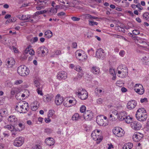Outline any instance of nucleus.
<instances>
[{
    "label": "nucleus",
    "mask_w": 149,
    "mask_h": 149,
    "mask_svg": "<svg viewBox=\"0 0 149 149\" xmlns=\"http://www.w3.org/2000/svg\"><path fill=\"white\" fill-rule=\"evenodd\" d=\"M29 104L25 101H20L15 108V110L20 113H25L28 110Z\"/></svg>",
    "instance_id": "nucleus-1"
},
{
    "label": "nucleus",
    "mask_w": 149,
    "mask_h": 149,
    "mask_svg": "<svg viewBox=\"0 0 149 149\" xmlns=\"http://www.w3.org/2000/svg\"><path fill=\"white\" fill-rule=\"evenodd\" d=\"M136 117L137 119L139 121H145L147 117V115L146 110L143 108H139L136 113Z\"/></svg>",
    "instance_id": "nucleus-2"
},
{
    "label": "nucleus",
    "mask_w": 149,
    "mask_h": 149,
    "mask_svg": "<svg viewBox=\"0 0 149 149\" xmlns=\"http://www.w3.org/2000/svg\"><path fill=\"white\" fill-rule=\"evenodd\" d=\"M17 72L19 75L24 76L29 74V70L26 66L21 65L18 68Z\"/></svg>",
    "instance_id": "nucleus-3"
},
{
    "label": "nucleus",
    "mask_w": 149,
    "mask_h": 149,
    "mask_svg": "<svg viewBox=\"0 0 149 149\" xmlns=\"http://www.w3.org/2000/svg\"><path fill=\"white\" fill-rule=\"evenodd\" d=\"M48 50L47 48L45 46H42L39 47L37 50L36 54L38 56L44 57L45 54L46 52L48 53Z\"/></svg>",
    "instance_id": "nucleus-4"
},
{
    "label": "nucleus",
    "mask_w": 149,
    "mask_h": 149,
    "mask_svg": "<svg viewBox=\"0 0 149 149\" xmlns=\"http://www.w3.org/2000/svg\"><path fill=\"white\" fill-rule=\"evenodd\" d=\"M113 133L118 137H121L124 134L123 130L119 127H116L112 130Z\"/></svg>",
    "instance_id": "nucleus-5"
},
{
    "label": "nucleus",
    "mask_w": 149,
    "mask_h": 149,
    "mask_svg": "<svg viewBox=\"0 0 149 149\" xmlns=\"http://www.w3.org/2000/svg\"><path fill=\"white\" fill-rule=\"evenodd\" d=\"M76 94L82 100H85L88 97V93L85 89L83 88H82L81 91H78L77 92H76Z\"/></svg>",
    "instance_id": "nucleus-6"
},
{
    "label": "nucleus",
    "mask_w": 149,
    "mask_h": 149,
    "mask_svg": "<svg viewBox=\"0 0 149 149\" xmlns=\"http://www.w3.org/2000/svg\"><path fill=\"white\" fill-rule=\"evenodd\" d=\"M24 142V138L20 136L16 138L14 141L13 145L16 147L21 146Z\"/></svg>",
    "instance_id": "nucleus-7"
},
{
    "label": "nucleus",
    "mask_w": 149,
    "mask_h": 149,
    "mask_svg": "<svg viewBox=\"0 0 149 149\" xmlns=\"http://www.w3.org/2000/svg\"><path fill=\"white\" fill-rule=\"evenodd\" d=\"M118 73L120 74L122 73L123 77H125L127 74L128 69L125 66H120L117 69Z\"/></svg>",
    "instance_id": "nucleus-8"
},
{
    "label": "nucleus",
    "mask_w": 149,
    "mask_h": 149,
    "mask_svg": "<svg viewBox=\"0 0 149 149\" xmlns=\"http://www.w3.org/2000/svg\"><path fill=\"white\" fill-rule=\"evenodd\" d=\"M83 117L85 120L88 121L91 120L93 117V114L91 111L87 110L84 113Z\"/></svg>",
    "instance_id": "nucleus-9"
},
{
    "label": "nucleus",
    "mask_w": 149,
    "mask_h": 149,
    "mask_svg": "<svg viewBox=\"0 0 149 149\" xmlns=\"http://www.w3.org/2000/svg\"><path fill=\"white\" fill-rule=\"evenodd\" d=\"M134 91L140 95H142L144 92V89L143 86L140 84H136L134 86Z\"/></svg>",
    "instance_id": "nucleus-10"
},
{
    "label": "nucleus",
    "mask_w": 149,
    "mask_h": 149,
    "mask_svg": "<svg viewBox=\"0 0 149 149\" xmlns=\"http://www.w3.org/2000/svg\"><path fill=\"white\" fill-rule=\"evenodd\" d=\"M96 132V131H93L91 134V136L94 140L96 141L97 143H99L102 139V137L98 134L97 136Z\"/></svg>",
    "instance_id": "nucleus-11"
},
{
    "label": "nucleus",
    "mask_w": 149,
    "mask_h": 149,
    "mask_svg": "<svg viewBox=\"0 0 149 149\" xmlns=\"http://www.w3.org/2000/svg\"><path fill=\"white\" fill-rule=\"evenodd\" d=\"M143 136V134L139 132H135L132 136V138L134 141L138 142L140 140Z\"/></svg>",
    "instance_id": "nucleus-12"
},
{
    "label": "nucleus",
    "mask_w": 149,
    "mask_h": 149,
    "mask_svg": "<svg viewBox=\"0 0 149 149\" xmlns=\"http://www.w3.org/2000/svg\"><path fill=\"white\" fill-rule=\"evenodd\" d=\"M67 77V73L64 71L59 72L57 75V79L59 80L65 79H66Z\"/></svg>",
    "instance_id": "nucleus-13"
},
{
    "label": "nucleus",
    "mask_w": 149,
    "mask_h": 149,
    "mask_svg": "<svg viewBox=\"0 0 149 149\" xmlns=\"http://www.w3.org/2000/svg\"><path fill=\"white\" fill-rule=\"evenodd\" d=\"M131 127L135 130H139L141 127V125L139 122L134 121L131 124Z\"/></svg>",
    "instance_id": "nucleus-14"
},
{
    "label": "nucleus",
    "mask_w": 149,
    "mask_h": 149,
    "mask_svg": "<svg viewBox=\"0 0 149 149\" xmlns=\"http://www.w3.org/2000/svg\"><path fill=\"white\" fill-rule=\"evenodd\" d=\"M63 101V98L59 94H57L55 98V102L57 105H60Z\"/></svg>",
    "instance_id": "nucleus-15"
},
{
    "label": "nucleus",
    "mask_w": 149,
    "mask_h": 149,
    "mask_svg": "<svg viewBox=\"0 0 149 149\" xmlns=\"http://www.w3.org/2000/svg\"><path fill=\"white\" fill-rule=\"evenodd\" d=\"M137 104V103L135 100H132L129 102L127 105V108L130 109L134 108Z\"/></svg>",
    "instance_id": "nucleus-16"
},
{
    "label": "nucleus",
    "mask_w": 149,
    "mask_h": 149,
    "mask_svg": "<svg viewBox=\"0 0 149 149\" xmlns=\"http://www.w3.org/2000/svg\"><path fill=\"white\" fill-rule=\"evenodd\" d=\"M6 65H7L8 66L10 65V67H12L13 65L15 64V62L13 58L11 57L7 59L6 61Z\"/></svg>",
    "instance_id": "nucleus-17"
},
{
    "label": "nucleus",
    "mask_w": 149,
    "mask_h": 149,
    "mask_svg": "<svg viewBox=\"0 0 149 149\" xmlns=\"http://www.w3.org/2000/svg\"><path fill=\"white\" fill-rule=\"evenodd\" d=\"M76 58L79 60V58H81V57L84 54V53L83 50H77L75 53Z\"/></svg>",
    "instance_id": "nucleus-18"
},
{
    "label": "nucleus",
    "mask_w": 149,
    "mask_h": 149,
    "mask_svg": "<svg viewBox=\"0 0 149 149\" xmlns=\"http://www.w3.org/2000/svg\"><path fill=\"white\" fill-rule=\"evenodd\" d=\"M127 116V113L125 111L120 112L118 116V118L120 120H124L126 116Z\"/></svg>",
    "instance_id": "nucleus-19"
},
{
    "label": "nucleus",
    "mask_w": 149,
    "mask_h": 149,
    "mask_svg": "<svg viewBox=\"0 0 149 149\" xmlns=\"http://www.w3.org/2000/svg\"><path fill=\"white\" fill-rule=\"evenodd\" d=\"M53 97L54 96L53 95H47L43 96V100L45 102H49L53 99Z\"/></svg>",
    "instance_id": "nucleus-20"
},
{
    "label": "nucleus",
    "mask_w": 149,
    "mask_h": 149,
    "mask_svg": "<svg viewBox=\"0 0 149 149\" xmlns=\"http://www.w3.org/2000/svg\"><path fill=\"white\" fill-rule=\"evenodd\" d=\"M16 17L19 19L23 20H28L30 18V16L29 15H18L16 16Z\"/></svg>",
    "instance_id": "nucleus-21"
},
{
    "label": "nucleus",
    "mask_w": 149,
    "mask_h": 149,
    "mask_svg": "<svg viewBox=\"0 0 149 149\" xmlns=\"http://www.w3.org/2000/svg\"><path fill=\"white\" fill-rule=\"evenodd\" d=\"M102 48L98 49L96 52V56L99 59H100L102 57Z\"/></svg>",
    "instance_id": "nucleus-22"
},
{
    "label": "nucleus",
    "mask_w": 149,
    "mask_h": 149,
    "mask_svg": "<svg viewBox=\"0 0 149 149\" xmlns=\"http://www.w3.org/2000/svg\"><path fill=\"white\" fill-rule=\"evenodd\" d=\"M8 120L9 122L13 124L17 120V118H16L15 116L11 115L8 117Z\"/></svg>",
    "instance_id": "nucleus-23"
},
{
    "label": "nucleus",
    "mask_w": 149,
    "mask_h": 149,
    "mask_svg": "<svg viewBox=\"0 0 149 149\" xmlns=\"http://www.w3.org/2000/svg\"><path fill=\"white\" fill-rule=\"evenodd\" d=\"M69 104H72V105H69V104H68L67 103H65V102H64L63 103V104L64 106L67 107H70L74 105L76 103V101L75 100H70L69 101Z\"/></svg>",
    "instance_id": "nucleus-24"
},
{
    "label": "nucleus",
    "mask_w": 149,
    "mask_h": 149,
    "mask_svg": "<svg viewBox=\"0 0 149 149\" xmlns=\"http://www.w3.org/2000/svg\"><path fill=\"white\" fill-rule=\"evenodd\" d=\"M102 115H101L98 116L96 117V122L99 125H101L102 124Z\"/></svg>",
    "instance_id": "nucleus-25"
},
{
    "label": "nucleus",
    "mask_w": 149,
    "mask_h": 149,
    "mask_svg": "<svg viewBox=\"0 0 149 149\" xmlns=\"http://www.w3.org/2000/svg\"><path fill=\"white\" fill-rule=\"evenodd\" d=\"M82 116H79V114L77 113H75L73 115L72 117V119L73 120H77L79 119H81Z\"/></svg>",
    "instance_id": "nucleus-26"
},
{
    "label": "nucleus",
    "mask_w": 149,
    "mask_h": 149,
    "mask_svg": "<svg viewBox=\"0 0 149 149\" xmlns=\"http://www.w3.org/2000/svg\"><path fill=\"white\" fill-rule=\"evenodd\" d=\"M133 145L131 143H128L125 145L123 147V149H131L132 148Z\"/></svg>",
    "instance_id": "nucleus-27"
},
{
    "label": "nucleus",
    "mask_w": 149,
    "mask_h": 149,
    "mask_svg": "<svg viewBox=\"0 0 149 149\" xmlns=\"http://www.w3.org/2000/svg\"><path fill=\"white\" fill-rule=\"evenodd\" d=\"M142 60L144 63H145L146 64L149 65V56L147 55L143 57Z\"/></svg>",
    "instance_id": "nucleus-28"
},
{
    "label": "nucleus",
    "mask_w": 149,
    "mask_h": 149,
    "mask_svg": "<svg viewBox=\"0 0 149 149\" xmlns=\"http://www.w3.org/2000/svg\"><path fill=\"white\" fill-rule=\"evenodd\" d=\"M132 117H130V116H127L125 117V119L124 120L126 123H132Z\"/></svg>",
    "instance_id": "nucleus-29"
},
{
    "label": "nucleus",
    "mask_w": 149,
    "mask_h": 149,
    "mask_svg": "<svg viewBox=\"0 0 149 149\" xmlns=\"http://www.w3.org/2000/svg\"><path fill=\"white\" fill-rule=\"evenodd\" d=\"M52 36V32L50 30L47 31L45 33V37L49 38Z\"/></svg>",
    "instance_id": "nucleus-30"
},
{
    "label": "nucleus",
    "mask_w": 149,
    "mask_h": 149,
    "mask_svg": "<svg viewBox=\"0 0 149 149\" xmlns=\"http://www.w3.org/2000/svg\"><path fill=\"white\" fill-rule=\"evenodd\" d=\"M4 128L8 130L11 132L15 130L14 127L11 125H7L4 126Z\"/></svg>",
    "instance_id": "nucleus-31"
},
{
    "label": "nucleus",
    "mask_w": 149,
    "mask_h": 149,
    "mask_svg": "<svg viewBox=\"0 0 149 149\" xmlns=\"http://www.w3.org/2000/svg\"><path fill=\"white\" fill-rule=\"evenodd\" d=\"M92 72L94 74H96L99 73L100 70L96 67H93L92 69Z\"/></svg>",
    "instance_id": "nucleus-32"
},
{
    "label": "nucleus",
    "mask_w": 149,
    "mask_h": 149,
    "mask_svg": "<svg viewBox=\"0 0 149 149\" xmlns=\"http://www.w3.org/2000/svg\"><path fill=\"white\" fill-rule=\"evenodd\" d=\"M137 42L138 43H139L141 44H143L144 45H147V44L144 41V40L142 38H138L137 40Z\"/></svg>",
    "instance_id": "nucleus-33"
},
{
    "label": "nucleus",
    "mask_w": 149,
    "mask_h": 149,
    "mask_svg": "<svg viewBox=\"0 0 149 149\" xmlns=\"http://www.w3.org/2000/svg\"><path fill=\"white\" fill-rule=\"evenodd\" d=\"M15 97L18 100H23V97H21V92H19L17 93L15 95Z\"/></svg>",
    "instance_id": "nucleus-34"
},
{
    "label": "nucleus",
    "mask_w": 149,
    "mask_h": 149,
    "mask_svg": "<svg viewBox=\"0 0 149 149\" xmlns=\"http://www.w3.org/2000/svg\"><path fill=\"white\" fill-rule=\"evenodd\" d=\"M16 20V19L15 17L12 18L10 19H8L6 22V24H8L10 22H15Z\"/></svg>",
    "instance_id": "nucleus-35"
},
{
    "label": "nucleus",
    "mask_w": 149,
    "mask_h": 149,
    "mask_svg": "<svg viewBox=\"0 0 149 149\" xmlns=\"http://www.w3.org/2000/svg\"><path fill=\"white\" fill-rule=\"evenodd\" d=\"M42 86L41 85V87H38V88H37L36 90L38 94L40 95H43L42 91Z\"/></svg>",
    "instance_id": "nucleus-36"
},
{
    "label": "nucleus",
    "mask_w": 149,
    "mask_h": 149,
    "mask_svg": "<svg viewBox=\"0 0 149 149\" xmlns=\"http://www.w3.org/2000/svg\"><path fill=\"white\" fill-rule=\"evenodd\" d=\"M45 142L47 145L49 146H51L54 144V142H51L49 141V139H45Z\"/></svg>",
    "instance_id": "nucleus-37"
},
{
    "label": "nucleus",
    "mask_w": 149,
    "mask_h": 149,
    "mask_svg": "<svg viewBox=\"0 0 149 149\" xmlns=\"http://www.w3.org/2000/svg\"><path fill=\"white\" fill-rule=\"evenodd\" d=\"M18 125L19 127V128H17V129L18 131H20L24 129V125L22 123H20L18 124Z\"/></svg>",
    "instance_id": "nucleus-38"
},
{
    "label": "nucleus",
    "mask_w": 149,
    "mask_h": 149,
    "mask_svg": "<svg viewBox=\"0 0 149 149\" xmlns=\"http://www.w3.org/2000/svg\"><path fill=\"white\" fill-rule=\"evenodd\" d=\"M80 111L81 112L84 113L86 110V107L84 105H82L80 107Z\"/></svg>",
    "instance_id": "nucleus-39"
},
{
    "label": "nucleus",
    "mask_w": 149,
    "mask_h": 149,
    "mask_svg": "<svg viewBox=\"0 0 149 149\" xmlns=\"http://www.w3.org/2000/svg\"><path fill=\"white\" fill-rule=\"evenodd\" d=\"M149 13L147 12L145 13L143 15V17L144 19L148 20L149 19Z\"/></svg>",
    "instance_id": "nucleus-40"
},
{
    "label": "nucleus",
    "mask_w": 149,
    "mask_h": 149,
    "mask_svg": "<svg viewBox=\"0 0 149 149\" xmlns=\"http://www.w3.org/2000/svg\"><path fill=\"white\" fill-rule=\"evenodd\" d=\"M18 131L17 129H15V130L11 131V135L13 137H15L17 134V131Z\"/></svg>",
    "instance_id": "nucleus-41"
},
{
    "label": "nucleus",
    "mask_w": 149,
    "mask_h": 149,
    "mask_svg": "<svg viewBox=\"0 0 149 149\" xmlns=\"http://www.w3.org/2000/svg\"><path fill=\"white\" fill-rule=\"evenodd\" d=\"M54 111L52 110H50L49 111L48 116L49 117H51L54 114Z\"/></svg>",
    "instance_id": "nucleus-42"
},
{
    "label": "nucleus",
    "mask_w": 149,
    "mask_h": 149,
    "mask_svg": "<svg viewBox=\"0 0 149 149\" xmlns=\"http://www.w3.org/2000/svg\"><path fill=\"white\" fill-rule=\"evenodd\" d=\"M38 40V38L37 37H35L30 40V42L32 43H34L37 42Z\"/></svg>",
    "instance_id": "nucleus-43"
},
{
    "label": "nucleus",
    "mask_w": 149,
    "mask_h": 149,
    "mask_svg": "<svg viewBox=\"0 0 149 149\" xmlns=\"http://www.w3.org/2000/svg\"><path fill=\"white\" fill-rule=\"evenodd\" d=\"M34 85L38 88V87H40L41 85L39 82L37 81L36 80L34 81Z\"/></svg>",
    "instance_id": "nucleus-44"
},
{
    "label": "nucleus",
    "mask_w": 149,
    "mask_h": 149,
    "mask_svg": "<svg viewBox=\"0 0 149 149\" xmlns=\"http://www.w3.org/2000/svg\"><path fill=\"white\" fill-rule=\"evenodd\" d=\"M88 21L89 22V25L91 26H93L94 25H97L98 24V23L97 22L91 21L90 20H89Z\"/></svg>",
    "instance_id": "nucleus-45"
},
{
    "label": "nucleus",
    "mask_w": 149,
    "mask_h": 149,
    "mask_svg": "<svg viewBox=\"0 0 149 149\" xmlns=\"http://www.w3.org/2000/svg\"><path fill=\"white\" fill-rule=\"evenodd\" d=\"M109 73L112 75H116L115 71L114 69H110L109 70Z\"/></svg>",
    "instance_id": "nucleus-46"
},
{
    "label": "nucleus",
    "mask_w": 149,
    "mask_h": 149,
    "mask_svg": "<svg viewBox=\"0 0 149 149\" xmlns=\"http://www.w3.org/2000/svg\"><path fill=\"white\" fill-rule=\"evenodd\" d=\"M83 58H79V60L81 61H84L86 60L87 58V56L86 55L84 54V55H82Z\"/></svg>",
    "instance_id": "nucleus-47"
},
{
    "label": "nucleus",
    "mask_w": 149,
    "mask_h": 149,
    "mask_svg": "<svg viewBox=\"0 0 149 149\" xmlns=\"http://www.w3.org/2000/svg\"><path fill=\"white\" fill-rule=\"evenodd\" d=\"M71 19L74 21H78L80 19V18L76 17L73 16L71 17Z\"/></svg>",
    "instance_id": "nucleus-48"
},
{
    "label": "nucleus",
    "mask_w": 149,
    "mask_h": 149,
    "mask_svg": "<svg viewBox=\"0 0 149 149\" xmlns=\"http://www.w3.org/2000/svg\"><path fill=\"white\" fill-rule=\"evenodd\" d=\"M86 17L89 18V19H96L97 18V17L94 16H92L91 15L89 14H87L86 16Z\"/></svg>",
    "instance_id": "nucleus-49"
},
{
    "label": "nucleus",
    "mask_w": 149,
    "mask_h": 149,
    "mask_svg": "<svg viewBox=\"0 0 149 149\" xmlns=\"http://www.w3.org/2000/svg\"><path fill=\"white\" fill-rule=\"evenodd\" d=\"M102 90L100 89H96L95 91V93L97 95H100V93H101L102 92Z\"/></svg>",
    "instance_id": "nucleus-50"
},
{
    "label": "nucleus",
    "mask_w": 149,
    "mask_h": 149,
    "mask_svg": "<svg viewBox=\"0 0 149 149\" xmlns=\"http://www.w3.org/2000/svg\"><path fill=\"white\" fill-rule=\"evenodd\" d=\"M75 70L79 72H80L82 70L81 68L79 65H77L76 66Z\"/></svg>",
    "instance_id": "nucleus-51"
},
{
    "label": "nucleus",
    "mask_w": 149,
    "mask_h": 149,
    "mask_svg": "<svg viewBox=\"0 0 149 149\" xmlns=\"http://www.w3.org/2000/svg\"><path fill=\"white\" fill-rule=\"evenodd\" d=\"M133 33L135 35H137L140 34L139 31L137 30H134L132 31Z\"/></svg>",
    "instance_id": "nucleus-52"
},
{
    "label": "nucleus",
    "mask_w": 149,
    "mask_h": 149,
    "mask_svg": "<svg viewBox=\"0 0 149 149\" xmlns=\"http://www.w3.org/2000/svg\"><path fill=\"white\" fill-rule=\"evenodd\" d=\"M52 130L50 129H46L45 130V132L47 134H50L52 133Z\"/></svg>",
    "instance_id": "nucleus-53"
},
{
    "label": "nucleus",
    "mask_w": 149,
    "mask_h": 149,
    "mask_svg": "<svg viewBox=\"0 0 149 149\" xmlns=\"http://www.w3.org/2000/svg\"><path fill=\"white\" fill-rule=\"evenodd\" d=\"M23 81L21 80H17L16 81L14 82V84L17 85L22 83Z\"/></svg>",
    "instance_id": "nucleus-54"
},
{
    "label": "nucleus",
    "mask_w": 149,
    "mask_h": 149,
    "mask_svg": "<svg viewBox=\"0 0 149 149\" xmlns=\"http://www.w3.org/2000/svg\"><path fill=\"white\" fill-rule=\"evenodd\" d=\"M29 53L31 55H34L35 52L32 49H29Z\"/></svg>",
    "instance_id": "nucleus-55"
},
{
    "label": "nucleus",
    "mask_w": 149,
    "mask_h": 149,
    "mask_svg": "<svg viewBox=\"0 0 149 149\" xmlns=\"http://www.w3.org/2000/svg\"><path fill=\"white\" fill-rule=\"evenodd\" d=\"M97 103L99 104H101L102 102V99L100 98L98 99L97 101Z\"/></svg>",
    "instance_id": "nucleus-56"
},
{
    "label": "nucleus",
    "mask_w": 149,
    "mask_h": 149,
    "mask_svg": "<svg viewBox=\"0 0 149 149\" xmlns=\"http://www.w3.org/2000/svg\"><path fill=\"white\" fill-rule=\"evenodd\" d=\"M118 27V29L119 31H121L123 33H125V30L124 28H123L120 26Z\"/></svg>",
    "instance_id": "nucleus-57"
},
{
    "label": "nucleus",
    "mask_w": 149,
    "mask_h": 149,
    "mask_svg": "<svg viewBox=\"0 0 149 149\" xmlns=\"http://www.w3.org/2000/svg\"><path fill=\"white\" fill-rule=\"evenodd\" d=\"M103 126H107L109 124V121L108 120H105V121H103Z\"/></svg>",
    "instance_id": "nucleus-58"
},
{
    "label": "nucleus",
    "mask_w": 149,
    "mask_h": 149,
    "mask_svg": "<svg viewBox=\"0 0 149 149\" xmlns=\"http://www.w3.org/2000/svg\"><path fill=\"white\" fill-rule=\"evenodd\" d=\"M50 12H52L54 13L55 14L57 13V10L56 8H51L50 10Z\"/></svg>",
    "instance_id": "nucleus-59"
},
{
    "label": "nucleus",
    "mask_w": 149,
    "mask_h": 149,
    "mask_svg": "<svg viewBox=\"0 0 149 149\" xmlns=\"http://www.w3.org/2000/svg\"><path fill=\"white\" fill-rule=\"evenodd\" d=\"M140 102L142 103L143 102H148L147 99L146 97L142 98L141 99Z\"/></svg>",
    "instance_id": "nucleus-60"
},
{
    "label": "nucleus",
    "mask_w": 149,
    "mask_h": 149,
    "mask_svg": "<svg viewBox=\"0 0 149 149\" xmlns=\"http://www.w3.org/2000/svg\"><path fill=\"white\" fill-rule=\"evenodd\" d=\"M125 54V52L124 50H121L119 53L120 56L122 57H123Z\"/></svg>",
    "instance_id": "nucleus-61"
},
{
    "label": "nucleus",
    "mask_w": 149,
    "mask_h": 149,
    "mask_svg": "<svg viewBox=\"0 0 149 149\" xmlns=\"http://www.w3.org/2000/svg\"><path fill=\"white\" fill-rule=\"evenodd\" d=\"M65 15V13L63 12H61L57 14V15L59 17Z\"/></svg>",
    "instance_id": "nucleus-62"
},
{
    "label": "nucleus",
    "mask_w": 149,
    "mask_h": 149,
    "mask_svg": "<svg viewBox=\"0 0 149 149\" xmlns=\"http://www.w3.org/2000/svg\"><path fill=\"white\" fill-rule=\"evenodd\" d=\"M135 6L141 10L143 9V7L141 6L140 4L139 3H138Z\"/></svg>",
    "instance_id": "nucleus-63"
},
{
    "label": "nucleus",
    "mask_w": 149,
    "mask_h": 149,
    "mask_svg": "<svg viewBox=\"0 0 149 149\" xmlns=\"http://www.w3.org/2000/svg\"><path fill=\"white\" fill-rule=\"evenodd\" d=\"M0 116L2 117V116H3L4 114H5L6 111L3 110H1L0 111Z\"/></svg>",
    "instance_id": "nucleus-64"
}]
</instances>
